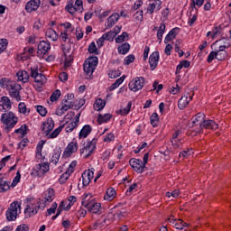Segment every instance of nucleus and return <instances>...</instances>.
<instances>
[{"label":"nucleus","mask_w":231,"mask_h":231,"mask_svg":"<svg viewBox=\"0 0 231 231\" xmlns=\"http://www.w3.org/2000/svg\"><path fill=\"white\" fill-rule=\"evenodd\" d=\"M16 77L18 78V80L23 82V84H26L28 80H30V77L33 79L34 82L38 84V86L41 88V86H44L46 84V76L41 72H39L38 67H32L31 72L28 73L26 70H20L17 72Z\"/></svg>","instance_id":"f257e3e1"},{"label":"nucleus","mask_w":231,"mask_h":231,"mask_svg":"<svg viewBox=\"0 0 231 231\" xmlns=\"http://www.w3.org/2000/svg\"><path fill=\"white\" fill-rule=\"evenodd\" d=\"M1 123L5 125L6 131H12L15 125H17V122H19V117L15 116L14 112L5 111L1 116Z\"/></svg>","instance_id":"f03ea898"},{"label":"nucleus","mask_w":231,"mask_h":231,"mask_svg":"<svg viewBox=\"0 0 231 231\" xmlns=\"http://www.w3.org/2000/svg\"><path fill=\"white\" fill-rule=\"evenodd\" d=\"M97 139H92L83 144V147L79 150L80 156H82L85 160L88 158H91L93 154H95V151H97Z\"/></svg>","instance_id":"7ed1b4c3"},{"label":"nucleus","mask_w":231,"mask_h":231,"mask_svg":"<svg viewBox=\"0 0 231 231\" xmlns=\"http://www.w3.org/2000/svg\"><path fill=\"white\" fill-rule=\"evenodd\" d=\"M40 208L41 201L35 199H29L24 209L25 217H32V216H35L39 212Z\"/></svg>","instance_id":"20e7f679"},{"label":"nucleus","mask_w":231,"mask_h":231,"mask_svg":"<svg viewBox=\"0 0 231 231\" xmlns=\"http://www.w3.org/2000/svg\"><path fill=\"white\" fill-rule=\"evenodd\" d=\"M21 205L22 203L17 200L10 204L5 212L7 221H15L17 219V216L21 214Z\"/></svg>","instance_id":"39448f33"},{"label":"nucleus","mask_w":231,"mask_h":231,"mask_svg":"<svg viewBox=\"0 0 231 231\" xmlns=\"http://www.w3.org/2000/svg\"><path fill=\"white\" fill-rule=\"evenodd\" d=\"M97 66H98V58L97 56L89 57L83 64L84 72L88 77H91L95 73Z\"/></svg>","instance_id":"423d86ee"},{"label":"nucleus","mask_w":231,"mask_h":231,"mask_svg":"<svg viewBox=\"0 0 231 231\" xmlns=\"http://www.w3.org/2000/svg\"><path fill=\"white\" fill-rule=\"evenodd\" d=\"M88 198H91V194L86 195L81 202L82 207L88 208V212H91L92 214H98L101 207L100 203L96 202L95 199L89 200Z\"/></svg>","instance_id":"0eeeda50"},{"label":"nucleus","mask_w":231,"mask_h":231,"mask_svg":"<svg viewBox=\"0 0 231 231\" xmlns=\"http://www.w3.org/2000/svg\"><path fill=\"white\" fill-rule=\"evenodd\" d=\"M204 123H205V114L199 113L198 115L195 116L192 121V126L195 127L196 125H199V128L191 132V134L193 136H197L198 134H201L203 133Z\"/></svg>","instance_id":"6e6552de"},{"label":"nucleus","mask_w":231,"mask_h":231,"mask_svg":"<svg viewBox=\"0 0 231 231\" xmlns=\"http://www.w3.org/2000/svg\"><path fill=\"white\" fill-rule=\"evenodd\" d=\"M144 85L145 78L137 77L129 82L128 88L130 91H134V93H136V91H140V89H143Z\"/></svg>","instance_id":"1a4fd4ad"},{"label":"nucleus","mask_w":231,"mask_h":231,"mask_svg":"<svg viewBox=\"0 0 231 231\" xmlns=\"http://www.w3.org/2000/svg\"><path fill=\"white\" fill-rule=\"evenodd\" d=\"M167 223L170 226H173V228H176L177 230H183L185 226H190V224L183 221L181 218H176L174 216H171L167 219Z\"/></svg>","instance_id":"9d476101"},{"label":"nucleus","mask_w":231,"mask_h":231,"mask_svg":"<svg viewBox=\"0 0 231 231\" xmlns=\"http://www.w3.org/2000/svg\"><path fill=\"white\" fill-rule=\"evenodd\" d=\"M183 134V130L177 129L172 132L171 142V145L174 149H181V139H180V136Z\"/></svg>","instance_id":"9b49d317"},{"label":"nucleus","mask_w":231,"mask_h":231,"mask_svg":"<svg viewBox=\"0 0 231 231\" xmlns=\"http://www.w3.org/2000/svg\"><path fill=\"white\" fill-rule=\"evenodd\" d=\"M21 89H23V87H21V85L14 82L8 88L7 91L12 98H15L17 102H21Z\"/></svg>","instance_id":"f8f14e48"},{"label":"nucleus","mask_w":231,"mask_h":231,"mask_svg":"<svg viewBox=\"0 0 231 231\" xmlns=\"http://www.w3.org/2000/svg\"><path fill=\"white\" fill-rule=\"evenodd\" d=\"M77 151H79V143L73 140L65 148L63 152V158H71V156L75 154Z\"/></svg>","instance_id":"ddd939ff"},{"label":"nucleus","mask_w":231,"mask_h":231,"mask_svg":"<svg viewBox=\"0 0 231 231\" xmlns=\"http://www.w3.org/2000/svg\"><path fill=\"white\" fill-rule=\"evenodd\" d=\"M60 50L63 51V55L65 57V68H69L71 66V62H73V56L69 54L71 51V48L66 45V43H61Z\"/></svg>","instance_id":"4468645a"},{"label":"nucleus","mask_w":231,"mask_h":231,"mask_svg":"<svg viewBox=\"0 0 231 231\" xmlns=\"http://www.w3.org/2000/svg\"><path fill=\"white\" fill-rule=\"evenodd\" d=\"M129 164L138 174H142V172H143V169H145V164H143V162L140 159L132 158L129 161Z\"/></svg>","instance_id":"2eb2a0df"},{"label":"nucleus","mask_w":231,"mask_h":231,"mask_svg":"<svg viewBox=\"0 0 231 231\" xmlns=\"http://www.w3.org/2000/svg\"><path fill=\"white\" fill-rule=\"evenodd\" d=\"M81 178H82L83 187H88L89 183H91V180H93V178H95V169L91 168V169L86 170L82 173Z\"/></svg>","instance_id":"dca6fc26"},{"label":"nucleus","mask_w":231,"mask_h":231,"mask_svg":"<svg viewBox=\"0 0 231 231\" xmlns=\"http://www.w3.org/2000/svg\"><path fill=\"white\" fill-rule=\"evenodd\" d=\"M193 97L194 92H192L191 94L182 96L178 102L179 109H185V107H187L190 101L192 100Z\"/></svg>","instance_id":"f3484780"},{"label":"nucleus","mask_w":231,"mask_h":231,"mask_svg":"<svg viewBox=\"0 0 231 231\" xmlns=\"http://www.w3.org/2000/svg\"><path fill=\"white\" fill-rule=\"evenodd\" d=\"M51 50V44L50 42L42 41L38 44V55H41L42 57H44L48 51Z\"/></svg>","instance_id":"a211bd4d"},{"label":"nucleus","mask_w":231,"mask_h":231,"mask_svg":"<svg viewBox=\"0 0 231 231\" xmlns=\"http://www.w3.org/2000/svg\"><path fill=\"white\" fill-rule=\"evenodd\" d=\"M116 37V32H114L113 31H110L106 33H104L102 37H100L97 41V45L99 48H102L104 46L105 41H114V39Z\"/></svg>","instance_id":"6ab92c4d"},{"label":"nucleus","mask_w":231,"mask_h":231,"mask_svg":"<svg viewBox=\"0 0 231 231\" xmlns=\"http://www.w3.org/2000/svg\"><path fill=\"white\" fill-rule=\"evenodd\" d=\"M41 6V0H31L25 5V10L28 14L37 12Z\"/></svg>","instance_id":"aec40b11"},{"label":"nucleus","mask_w":231,"mask_h":231,"mask_svg":"<svg viewBox=\"0 0 231 231\" xmlns=\"http://www.w3.org/2000/svg\"><path fill=\"white\" fill-rule=\"evenodd\" d=\"M35 171H36L37 176H39L41 178L44 174H46V172L50 171V163L43 162V163L37 164L35 166Z\"/></svg>","instance_id":"412c9836"},{"label":"nucleus","mask_w":231,"mask_h":231,"mask_svg":"<svg viewBox=\"0 0 231 231\" xmlns=\"http://www.w3.org/2000/svg\"><path fill=\"white\" fill-rule=\"evenodd\" d=\"M53 127H55V122L53 121V118L50 117L42 125V131L50 134V133L53 131Z\"/></svg>","instance_id":"4be33fe9"},{"label":"nucleus","mask_w":231,"mask_h":231,"mask_svg":"<svg viewBox=\"0 0 231 231\" xmlns=\"http://www.w3.org/2000/svg\"><path fill=\"white\" fill-rule=\"evenodd\" d=\"M160 60V52L155 51L150 55L149 64L152 71L158 68V61Z\"/></svg>","instance_id":"5701e85b"},{"label":"nucleus","mask_w":231,"mask_h":231,"mask_svg":"<svg viewBox=\"0 0 231 231\" xmlns=\"http://www.w3.org/2000/svg\"><path fill=\"white\" fill-rule=\"evenodd\" d=\"M120 19V14L118 13H114L112 15H110L107 18V21L105 24L106 30H109L110 28H113L116 23H118V20Z\"/></svg>","instance_id":"b1692460"},{"label":"nucleus","mask_w":231,"mask_h":231,"mask_svg":"<svg viewBox=\"0 0 231 231\" xmlns=\"http://www.w3.org/2000/svg\"><path fill=\"white\" fill-rule=\"evenodd\" d=\"M203 129H211V131H216L219 129V125H217L214 120H204V123L202 125V133Z\"/></svg>","instance_id":"393cba45"},{"label":"nucleus","mask_w":231,"mask_h":231,"mask_svg":"<svg viewBox=\"0 0 231 231\" xmlns=\"http://www.w3.org/2000/svg\"><path fill=\"white\" fill-rule=\"evenodd\" d=\"M44 143H46V142L42 140L36 146V158L37 160H40L41 163H42L46 158L44 155H42V147H44Z\"/></svg>","instance_id":"a878e982"},{"label":"nucleus","mask_w":231,"mask_h":231,"mask_svg":"<svg viewBox=\"0 0 231 231\" xmlns=\"http://www.w3.org/2000/svg\"><path fill=\"white\" fill-rule=\"evenodd\" d=\"M79 122H80V114L77 115L74 121L69 123L65 128L66 133H72L77 127H79Z\"/></svg>","instance_id":"bb28decb"},{"label":"nucleus","mask_w":231,"mask_h":231,"mask_svg":"<svg viewBox=\"0 0 231 231\" xmlns=\"http://www.w3.org/2000/svg\"><path fill=\"white\" fill-rule=\"evenodd\" d=\"M178 33H180V27H175L171 29L164 39L165 44H169V42H171L172 39H176V35H178Z\"/></svg>","instance_id":"cd10ccee"},{"label":"nucleus","mask_w":231,"mask_h":231,"mask_svg":"<svg viewBox=\"0 0 231 231\" xmlns=\"http://www.w3.org/2000/svg\"><path fill=\"white\" fill-rule=\"evenodd\" d=\"M91 131H93V128L91 127V125H84L79 134V139L88 138V136L91 134Z\"/></svg>","instance_id":"c85d7f7f"},{"label":"nucleus","mask_w":231,"mask_h":231,"mask_svg":"<svg viewBox=\"0 0 231 231\" xmlns=\"http://www.w3.org/2000/svg\"><path fill=\"white\" fill-rule=\"evenodd\" d=\"M0 107H2L4 111H6L7 109H12V102L10 101L9 97H1Z\"/></svg>","instance_id":"c756f323"},{"label":"nucleus","mask_w":231,"mask_h":231,"mask_svg":"<svg viewBox=\"0 0 231 231\" xmlns=\"http://www.w3.org/2000/svg\"><path fill=\"white\" fill-rule=\"evenodd\" d=\"M115 198H116V190H115L114 188H108L104 196V199L106 201H113Z\"/></svg>","instance_id":"7c9ffc66"},{"label":"nucleus","mask_w":231,"mask_h":231,"mask_svg":"<svg viewBox=\"0 0 231 231\" xmlns=\"http://www.w3.org/2000/svg\"><path fill=\"white\" fill-rule=\"evenodd\" d=\"M8 190H10V180H5V178H0V194L8 192Z\"/></svg>","instance_id":"2f4dec72"},{"label":"nucleus","mask_w":231,"mask_h":231,"mask_svg":"<svg viewBox=\"0 0 231 231\" xmlns=\"http://www.w3.org/2000/svg\"><path fill=\"white\" fill-rule=\"evenodd\" d=\"M44 199H45V201L51 203V201H53V199H55V189H53L52 188H49L44 192Z\"/></svg>","instance_id":"473e14b6"},{"label":"nucleus","mask_w":231,"mask_h":231,"mask_svg":"<svg viewBox=\"0 0 231 231\" xmlns=\"http://www.w3.org/2000/svg\"><path fill=\"white\" fill-rule=\"evenodd\" d=\"M45 37H47V39H50L51 41L55 42L59 40V33H57L55 30L49 28L45 32Z\"/></svg>","instance_id":"72a5a7b5"},{"label":"nucleus","mask_w":231,"mask_h":231,"mask_svg":"<svg viewBox=\"0 0 231 231\" xmlns=\"http://www.w3.org/2000/svg\"><path fill=\"white\" fill-rule=\"evenodd\" d=\"M15 81L10 80L8 78H2L0 79V88H3V89H6L8 91L9 88L14 85Z\"/></svg>","instance_id":"f704fd0d"},{"label":"nucleus","mask_w":231,"mask_h":231,"mask_svg":"<svg viewBox=\"0 0 231 231\" xmlns=\"http://www.w3.org/2000/svg\"><path fill=\"white\" fill-rule=\"evenodd\" d=\"M69 109H73V105L61 104V107L57 109L56 115H58V116H62V115H64L66 111H69Z\"/></svg>","instance_id":"c9c22d12"},{"label":"nucleus","mask_w":231,"mask_h":231,"mask_svg":"<svg viewBox=\"0 0 231 231\" xmlns=\"http://www.w3.org/2000/svg\"><path fill=\"white\" fill-rule=\"evenodd\" d=\"M71 208V204H69L67 200H63L60 203L57 210H58V214H61L62 210H69Z\"/></svg>","instance_id":"e433bc0d"},{"label":"nucleus","mask_w":231,"mask_h":231,"mask_svg":"<svg viewBox=\"0 0 231 231\" xmlns=\"http://www.w3.org/2000/svg\"><path fill=\"white\" fill-rule=\"evenodd\" d=\"M165 23H161L159 29L157 31V39L159 41V44H162V41L163 39V33H165Z\"/></svg>","instance_id":"4c0bfd02"},{"label":"nucleus","mask_w":231,"mask_h":231,"mask_svg":"<svg viewBox=\"0 0 231 231\" xmlns=\"http://www.w3.org/2000/svg\"><path fill=\"white\" fill-rule=\"evenodd\" d=\"M118 53L121 55H125L129 53V50H131V45L127 42L123 43L121 46L118 47Z\"/></svg>","instance_id":"58836bf2"},{"label":"nucleus","mask_w":231,"mask_h":231,"mask_svg":"<svg viewBox=\"0 0 231 231\" xmlns=\"http://www.w3.org/2000/svg\"><path fill=\"white\" fill-rule=\"evenodd\" d=\"M111 120V114H99L97 117L98 124H107Z\"/></svg>","instance_id":"ea45409f"},{"label":"nucleus","mask_w":231,"mask_h":231,"mask_svg":"<svg viewBox=\"0 0 231 231\" xmlns=\"http://www.w3.org/2000/svg\"><path fill=\"white\" fill-rule=\"evenodd\" d=\"M18 111L19 113H22L25 116H28V115H30V109L26 107V104L24 102L19 103Z\"/></svg>","instance_id":"a19ab883"},{"label":"nucleus","mask_w":231,"mask_h":231,"mask_svg":"<svg viewBox=\"0 0 231 231\" xmlns=\"http://www.w3.org/2000/svg\"><path fill=\"white\" fill-rule=\"evenodd\" d=\"M104 107H106V101L102 100L101 98L97 99L94 104V109L96 111H102Z\"/></svg>","instance_id":"79ce46f5"},{"label":"nucleus","mask_w":231,"mask_h":231,"mask_svg":"<svg viewBox=\"0 0 231 231\" xmlns=\"http://www.w3.org/2000/svg\"><path fill=\"white\" fill-rule=\"evenodd\" d=\"M183 68H190V62L187 60H183L180 62L176 69V75L183 69Z\"/></svg>","instance_id":"37998d69"},{"label":"nucleus","mask_w":231,"mask_h":231,"mask_svg":"<svg viewBox=\"0 0 231 231\" xmlns=\"http://www.w3.org/2000/svg\"><path fill=\"white\" fill-rule=\"evenodd\" d=\"M151 125L152 127H158V122H160V116L157 113H152L150 117Z\"/></svg>","instance_id":"c03bdc74"},{"label":"nucleus","mask_w":231,"mask_h":231,"mask_svg":"<svg viewBox=\"0 0 231 231\" xmlns=\"http://www.w3.org/2000/svg\"><path fill=\"white\" fill-rule=\"evenodd\" d=\"M215 53L217 54V60L223 61V60H226V59H228V52H226V51H215Z\"/></svg>","instance_id":"a18cd8bd"},{"label":"nucleus","mask_w":231,"mask_h":231,"mask_svg":"<svg viewBox=\"0 0 231 231\" xmlns=\"http://www.w3.org/2000/svg\"><path fill=\"white\" fill-rule=\"evenodd\" d=\"M14 133H16V134H22V136H25V134H28V125H26V124L22 125L20 128L14 131Z\"/></svg>","instance_id":"49530a36"},{"label":"nucleus","mask_w":231,"mask_h":231,"mask_svg":"<svg viewBox=\"0 0 231 231\" xmlns=\"http://www.w3.org/2000/svg\"><path fill=\"white\" fill-rule=\"evenodd\" d=\"M133 106V103L132 102H128L126 107L120 109L118 111V114L121 115L122 116H125L127 115H129V112L131 111V107Z\"/></svg>","instance_id":"de8ad7c7"},{"label":"nucleus","mask_w":231,"mask_h":231,"mask_svg":"<svg viewBox=\"0 0 231 231\" xmlns=\"http://www.w3.org/2000/svg\"><path fill=\"white\" fill-rule=\"evenodd\" d=\"M125 41H129V33L124 32L121 35L116 38V42L117 44H120L121 42H124Z\"/></svg>","instance_id":"09e8293b"},{"label":"nucleus","mask_w":231,"mask_h":231,"mask_svg":"<svg viewBox=\"0 0 231 231\" xmlns=\"http://www.w3.org/2000/svg\"><path fill=\"white\" fill-rule=\"evenodd\" d=\"M221 33H223V27L221 25L214 27L212 29V39H215L217 35H221Z\"/></svg>","instance_id":"8fccbe9b"},{"label":"nucleus","mask_w":231,"mask_h":231,"mask_svg":"<svg viewBox=\"0 0 231 231\" xmlns=\"http://www.w3.org/2000/svg\"><path fill=\"white\" fill-rule=\"evenodd\" d=\"M66 127V124L60 125L58 128H56L51 134V138H57L59 134L62 132V129Z\"/></svg>","instance_id":"3c124183"},{"label":"nucleus","mask_w":231,"mask_h":231,"mask_svg":"<svg viewBox=\"0 0 231 231\" xmlns=\"http://www.w3.org/2000/svg\"><path fill=\"white\" fill-rule=\"evenodd\" d=\"M60 95H61L60 90L59 89L55 90L50 97L51 102H57V100L60 98Z\"/></svg>","instance_id":"603ef678"},{"label":"nucleus","mask_w":231,"mask_h":231,"mask_svg":"<svg viewBox=\"0 0 231 231\" xmlns=\"http://www.w3.org/2000/svg\"><path fill=\"white\" fill-rule=\"evenodd\" d=\"M83 5L84 3L82 2V0H76L74 8H76L77 12L82 13V11L84 10Z\"/></svg>","instance_id":"864d4df0"},{"label":"nucleus","mask_w":231,"mask_h":231,"mask_svg":"<svg viewBox=\"0 0 231 231\" xmlns=\"http://www.w3.org/2000/svg\"><path fill=\"white\" fill-rule=\"evenodd\" d=\"M69 176H71V172H69L68 171L66 172H64L59 180L60 183H66V181H68V180H69Z\"/></svg>","instance_id":"5fc2aeb1"},{"label":"nucleus","mask_w":231,"mask_h":231,"mask_svg":"<svg viewBox=\"0 0 231 231\" xmlns=\"http://www.w3.org/2000/svg\"><path fill=\"white\" fill-rule=\"evenodd\" d=\"M59 160H60V152L58 151L56 152L52 157H51V163H53V165H57V163H59Z\"/></svg>","instance_id":"6e6d98bb"},{"label":"nucleus","mask_w":231,"mask_h":231,"mask_svg":"<svg viewBox=\"0 0 231 231\" xmlns=\"http://www.w3.org/2000/svg\"><path fill=\"white\" fill-rule=\"evenodd\" d=\"M6 48H8V40H0V53H3V51H5Z\"/></svg>","instance_id":"4d7b16f0"},{"label":"nucleus","mask_w":231,"mask_h":231,"mask_svg":"<svg viewBox=\"0 0 231 231\" xmlns=\"http://www.w3.org/2000/svg\"><path fill=\"white\" fill-rule=\"evenodd\" d=\"M19 181H21V171H18L16 172V176L13 180V182L10 185V187H12V189H14V187H15L17 185V183H19Z\"/></svg>","instance_id":"13d9d810"},{"label":"nucleus","mask_w":231,"mask_h":231,"mask_svg":"<svg viewBox=\"0 0 231 231\" xmlns=\"http://www.w3.org/2000/svg\"><path fill=\"white\" fill-rule=\"evenodd\" d=\"M60 40L61 41V42H66L67 41H70L69 39V34H68V31L65 30L63 32L60 33Z\"/></svg>","instance_id":"bf43d9fd"},{"label":"nucleus","mask_w":231,"mask_h":231,"mask_svg":"<svg viewBox=\"0 0 231 231\" xmlns=\"http://www.w3.org/2000/svg\"><path fill=\"white\" fill-rule=\"evenodd\" d=\"M58 204L57 202H53L51 208L47 209L46 216H51V214H55L57 210Z\"/></svg>","instance_id":"052dcab7"},{"label":"nucleus","mask_w":231,"mask_h":231,"mask_svg":"<svg viewBox=\"0 0 231 231\" xmlns=\"http://www.w3.org/2000/svg\"><path fill=\"white\" fill-rule=\"evenodd\" d=\"M134 59H135V58H134V55L130 54V55H128L127 57L125 58V60H124V64H125V66H129V64L134 62Z\"/></svg>","instance_id":"680f3d73"},{"label":"nucleus","mask_w":231,"mask_h":231,"mask_svg":"<svg viewBox=\"0 0 231 231\" xmlns=\"http://www.w3.org/2000/svg\"><path fill=\"white\" fill-rule=\"evenodd\" d=\"M36 111H37V113H39V115H41V116H44L48 113V110H46V107H44L42 106H37Z\"/></svg>","instance_id":"e2e57ef3"},{"label":"nucleus","mask_w":231,"mask_h":231,"mask_svg":"<svg viewBox=\"0 0 231 231\" xmlns=\"http://www.w3.org/2000/svg\"><path fill=\"white\" fill-rule=\"evenodd\" d=\"M214 59H217V56L216 54V51H212L208 56V59H207V62L208 64L212 63V61L214 60Z\"/></svg>","instance_id":"0e129e2a"},{"label":"nucleus","mask_w":231,"mask_h":231,"mask_svg":"<svg viewBox=\"0 0 231 231\" xmlns=\"http://www.w3.org/2000/svg\"><path fill=\"white\" fill-rule=\"evenodd\" d=\"M196 21H198V13H196L195 14H192V13H190V15L189 17V22H188L189 26H192V24H194Z\"/></svg>","instance_id":"69168bd1"},{"label":"nucleus","mask_w":231,"mask_h":231,"mask_svg":"<svg viewBox=\"0 0 231 231\" xmlns=\"http://www.w3.org/2000/svg\"><path fill=\"white\" fill-rule=\"evenodd\" d=\"M98 49L97 48V44L95 42H91L88 46V53H97Z\"/></svg>","instance_id":"338daca9"},{"label":"nucleus","mask_w":231,"mask_h":231,"mask_svg":"<svg viewBox=\"0 0 231 231\" xmlns=\"http://www.w3.org/2000/svg\"><path fill=\"white\" fill-rule=\"evenodd\" d=\"M115 140V134L113 133H110L104 137V142L106 143H109L110 142H113Z\"/></svg>","instance_id":"774afa93"}]
</instances>
